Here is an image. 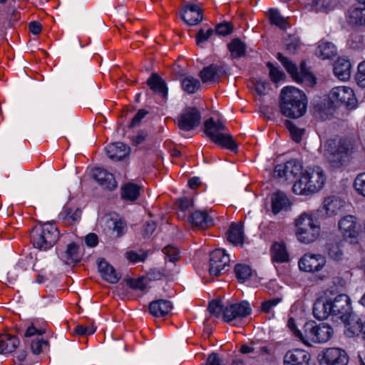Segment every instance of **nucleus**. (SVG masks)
I'll use <instances>...</instances> for the list:
<instances>
[{"label":"nucleus","instance_id":"1","mask_svg":"<svg viewBox=\"0 0 365 365\" xmlns=\"http://www.w3.org/2000/svg\"><path fill=\"white\" fill-rule=\"evenodd\" d=\"M305 94L293 86L282 88L280 93L279 108L282 114L290 118H298L307 110Z\"/></svg>","mask_w":365,"mask_h":365},{"label":"nucleus","instance_id":"2","mask_svg":"<svg viewBox=\"0 0 365 365\" xmlns=\"http://www.w3.org/2000/svg\"><path fill=\"white\" fill-rule=\"evenodd\" d=\"M326 175L319 166L307 168L294 184L293 192L298 195H309L319 191L324 187Z\"/></svg>","mask_w":365,"mask_h":365},{"label":"nucleus","instance_id":"3","mask_svg":"<svg viewBox=\"0 0 365 365\" xmlns=\"http://www.w3.org/2000/svg\"><path fill=\"white\" fill-rule=\"evenodd\" d=\"M294 334L305 344H322L330 340L334 334V329L327 323L317 324L314 321H310L304 325V332L296 330Z\"/></svg>","mask_w":365,"mask_h":365},{"label":"nucleus","instance_id":"4","mask_svg":"<svg viewBox=\"0 0 365 365\" xmlns=\"http://www.w3.org/2000/svg\"><path fill=\"white\" fill-rule=\"evenodd\" d=\"M353 149V145L349 140L330 139L324 145V156L333 168H339L348 158Z\"/></svg>","mask_w":365,"mask_h":365},{"label":"nucleus","instance_id":"5","mask_svg":"<svg viewBox=\"0 0 365 365\" xmlns=\"http://www.w3.org/2000/svg\"><path fill=\"white\" fill-rule=\"evenodd\" d=\"M204 128L205 134L212 142L232 151L237 150V143L231 135L225 133L226 127L222 122H215L212 118H210L205 121Z\"/></svg>","mask_w":365,"mask_h":365},{"label":"nucleus","instance_id":"6","mask_svg":"<svg viewBox=\"0 0 365 365\" xmlns=\"http://www.w3.org/2000/svg\"><path fill=\"white\" fill-rule=\"evenodd\" d=\"M31 235L34 246L42 250H47L53 247L59 238L58 228L51 223L36 225Z\"/></svg>","mask_w":365,"mask_h":365},{"label":"nucleus","instance_id":"7","mask_svg":"<svg viewBox=\"0 0 365 365\" xmlns=\"http://www.w3.org/2000/svg\"><path fill=\"white\" fill-rule=\"evenodd\" d=\"M296 227L298 240L305 244L314 242L319 236L321 231L318 221L306 212L302 213L296 220Z\"/></svg>","mask_w":365,"mask_h":365},{"label":"nucleus","instance_id":"8","mask_svg":"<svg viewBox=\"0 0 365 365\" xmlns=\"http://www.w3.org/2000/svg\"><path fill=\"white\" fill-rule=\"evenodd\" d=\"M277 59L282 63L283 66L286 68L287 71L292 76L295 81L304 82L305 81H309L311 83H315L314 78L305 68V63L302 62L299 71L296 65L290 61L287 57L284 56L282 53H278Z\"/></svg>","mask_w":365,"mask_h":365},{"label":"nucleus","instance_id":"9","mask_svg":"<svg viewBox=\"0 0 365 365\" xmlns=\"http://www.w3.org/2000/svg\"><path fill=\"white\" fill-rule=\"evenodd\" d=\"M338 227L344 238L351 243L356 242L361 231V225L354 215L343 217L338 222Z\"/></svg>","mask_w":365,"mask_h":365},{"label":"nucleus","instance_id":"10","mask_svg":"<svg viewBox=\"0 0 365 365\" xmlns=\"http://www.w3.org/2000/svg\"><path fill=\"white\" fill-rule=\"evenodd\" d=\"M330 299L331 316L336 319L346 321L352 312L351 300L346 294H341Z\"/></svg>","mask_w":365,"mask_h":365},{"label":"nucleus","instance_id":"11","mask_svg":"<svg viewBox=\"0 0 365 365\" xmlns=\"http://www.w3.org/2000/svg\"><path fill=\"white\" fill-rule=\"evenodd\" d=\"M329 96L332 103H340L349 108H354L357 101L354 91L348 86L333 88Z\"/></svg>","mask_w":365,"mask_h":365},{"label":"nucleus","instance_id":"12","mask_svg":"<svg viewBox=\"0 0 365 365\" xmlns=\"http://www.w3.org/2000/svg\"><path fill=\"white\" fill-rule=\"evenodd\" d=\"M240 351L243 354H251L252 358L261 359L272 354L269 344L261 339H252L241 346Z\"/></svg>","mask_w":365,"mask_h":365},{"label":"nucleus","instance_id":"13","mask_svg":"<svg viewBox=\"0 0 365 365\" xmlns=\"http://www.w3.org/2000/svg\"><path fill=\"white\" fill-rule=\"evenodd\" d=\"M302 164L294 159L287 161L284 165H277L274 170V176L284 178L290 182H293L299 175L302 176Z\"/></svg>","mask_w":365,"mask_h":365},{"label":"nucleus","instance_id":"14","mask_svg":"<svg viewBox=\"0 0 365 365\" xmlns=\"http://www.w3.org/2000/svg\"><path fill=\"white\" fill-rule=\"evenodd\" d=\"M320 365H347L349 356L345 350L340 348H327L319 354Z\"/></svg>","mask_w":365,"mask_h":365},{"label":"nucleus","instance_id":"15","mask_svg":"<svg viewBox=\"0 0 365 365\" xmlns=\"http://www.w3.org/2000/svg\"><path fill=\"white\" fill-rule=\"evenodd\" d=\"M201 121V114L195 107H187L178 118V127L185 131L197 128Z\"/></svg>","mask_w":365,"mask_h":365},{"label":"nucleus","instance_id":"16","mask_svg":"<svg viewBox=\"0 0 365 365\" xmlns=\"http://www.w3.org/2000/svg\"><path fill=\"white\" fill-rule=\"evenodd\" d=\"M230 257L222 249H216L210 253V275L217 277L225 272L229 266Z\"/></svg>","mask_w":365,"mask_h":365},{"label":"nucleus","instance_id":"17","mask_svg":"<svg viewBox=\"0 0 365 365\" xmlns=\"http://www.w3.org/2000/svg\"><path fill=\"white\" fill-rule=\"evenodd\" d=\"M326 264V259L321 255L307 253L298 262L299 268L307 272L320 271Z\"/></svg>","mask_w":365,"mask_h":365},{"label":"nucleus","instance_id":"18","mask_svg":"<svg viewBox=\"0 0 365 365\" xmlns=\"http://www.w3.org/2000/svg\"><path fill=\"white\" fill-rule=\"evenodd\" d=\"M252 309L247 302L227 305L224 309V320L230 322L237 318H244L250 314Z\"/></svg>","mask_w":365,"mask_h":365},{"label":"nucleus","instance_id":"19","mask_svg":"<svg viewBox=\"0 0 365 365\" xmlns=\"http://www.w3.org/2000/svg\"><path fill=\"white\" fill-rule=\"evenodd\" d=\"M333 103L329 97L327 98H315L312 101L314 113L316 117L324 120L331 115L334 110Z\"/></svg>","mask_w":365,"mask_h":365},{"label":"nucleus","instance_id":"20","mask_svg":"<svg viewBox=\"0 0 365 365\" xmlns=\"http://www.w3.org/2000/svg\"><path fill=\"white\" fill-rule=\"evenodd\" d=\"M180 17L187 25H196L202 20V11L196 4H187L181 9Z\"/></svg>","mask_w":365,"mask_h":365},{"label":"nucleus","instance_id":"21","mask_svg":"<svg viewBox=\"0 0 365 365\" xmlns=\"http://www.w3.org/2000/svg\"><path fill=\"white\" fill-rule=\"evenodd\" d=\"M311 355L302 349L289 351L284 356V365H309Z\"/></svg>","mask_w":365,"mask_h":365},{"label":"nucleus","instance_id":"22","mask_svg":"<svg viewBox=\"0 0 365 365\" xmlns=\"http://www.w3.org/2000/svg\"><path fill=\"white\" fill-rule=\"evenodd\" d=\"M93 178L104 188L112 190L117 187V182L110 173L102 168H96L93 171Z\"/></svg>","mask_w":365,"mask_h":365},{"label":"nucleus","instance_id":"23","mask_svg":"<svg viewBox=\"0 0 365 365\" xmlns=\"http://www.w3.org/2000/svg\"><path fill=\"white\" fill-rule=\"evenodd\" d=\"M189 222L192 227L205 230L213 225V219L206 212L196 210L190 215Z\"/></svg>","mask_w":365,"mask_h":365},{"label":"nucleus","instance_id":"24","mask_svg":"<svg viewBox=\"0 0 365 365\" xmlns=\"http://www.w3.org/2000/svg\"><path fill=\"white\" fill-rule=\"evenodd\" d=\"M271 202L272 211L274 215L288 210L291 205L287 196L281 191H277L272 195Z\"/></svg>","mask_w":365,"mask_h":365},{"label":"nucleus","instance_id":"25","mask_svg":"<svg viewBox=\"0 0 365 365\" xmlns=\"http://www.w3.org/2000/svg\"><path fill=\"white\" fill-rule=\"evenodd\" d=\"M106 153L110 159L118 161L124 158L130 153V147L125 144L118 142L111 143L106 148Z\"/></svg>","mask_w":365,"mask_h":365},{"label":"nucleus","instance_id":"26","mask_svg":"<svg viewBox=\"0 0 365 365\" xmlns=\"http://www.w3.org/2000/svg\"><path fill=\"white\" fill-rule=\"evenodd\" d=\"M149 312L155 317H163L168 314L173 309L172 303L166 299L153 301L149 304Z\"/></svg>","mask_w":365,"mask_h":365},{"label":"nucleus","instance_id":"27","mask_svg":"<svg viewBox=\"0 0 365 365\" xmlns=\"http://www.w3.org/2000/svg\"><path fill=\"white\" fill-rule=\"evenodd\" d=\"M346 202L336 196H329L324 199L323 208L328 216L337 215L344 210Z\"/></svg>","mask_w":365,"mask_h":365},{"label":"nucleus","instance_id":"28","mask_svg":"<svg viewBox=\"0 0 365 365\" xmlns=\"http://www.w3.org/2000/svg\"><path fill=\"white\" fill-rule=\"evenodd\" d=\"M313 314L315 318L323 320L331 316L330 299L320 297L316 300L313 307Z\"/></svg>","mask_w":365,"mask_h":365},{"label":"nucleus","instance_id":"29","mask_svg":"<svg viewBox=\"0 0 365 365\" xmlns=\"http://www.w3.org/2000/svg\"><path fill=\"white\" fill-rule=\"evenodd\" d=\"M225 73V70L222 66L212 64L204 68L200 73V76L203 83L214 82Z\"/></svg>","mask_w":365,"mask_h":365},{"label":"nucleus","instance_id":"30","mask_svg":"<svg viewBox=\"0 0 365 365\" xmlns=\"http://www.w3.org/2000/svg\"><path fill=\"white\" fill-rule=\"evenodd\" d=\"M98 271L102 277L111 284L117 283L120 276L115 272L113 266L109 264L104 259H101L98 262Z\"/></svg>","mask_w":365,"mask_h":365},{"label":"nucleus","instance_id":"31","mask_svg":"<svg viewBox=\"0 0 365 365\" xmlns=\"http://www.w3.org/2000/svg\"><path fill=\"white\" fill-rule=\"evenodd\" d=\"M334 73L341 81H346L351 76V65L348 59L339 58L334 65Z\"/></svg>","mask_w":365,"mask_h":365},{"label":"nucleus","instance_id":"32","mask_svg":"<svg viewBox=\"0 0 365 365\" xmlns=\"http://www.w3.org/2000/svg\"><path fill=\"white\" fill-rule=\"evenodd\" d=\"M347 21L353 26H365V4L351 8L347 13Z\"/></svg>","mask_w":365,"mask_h":365},{"label":"nucleus","instance_id":"33","mask_svg":"<svg viewBox=\"0 0 365 365\" xmlns=\"http://www.w3.org/2000/svg\"><path fill=\"white\" fill-rule=\"evenodd\" d=\"M147 84L150 88L155 93H158L163 98L168 95V88L165 81L156 73H153L147 80Z\"/></svg>","mask_w":365,"mask_h":365},{"label":"nucleus","instance_id":"34","mask_svg":"<svg viewBox=\"0 0 365 365\" xmlns=\"http://www.w3.org/2000/svg\"><path fill=\"white\" fill-rule=\"evenodd\" d=\"M18 337L11 334H0V354H6L13 352L19 345Z\"/></svg>","mask_w":365,"mask_h":365},{"label":"nucleus","instance_id":"35","mask_svg":"<svg viewBox=\"0 0 365 365\" xmlns=\"http://www.w3.org/2000/svg\"><path fill=\"white\" fill-rule=\"evenodd\" d=\"M343 245L344 241L340 238L329 242L327 244V253L328 256L333 260H341L344 256Z\"/></svg>","mask_w":365,"mask_h":365},{"label":"nucleus","instance_id":"36","mask_svg":"<svg viewBox=\"0 0 365 365\" xmlns=\"http://www.w3.org/2000/svg\"><path fill=\"white\" fill-rule=\"evenodd\" d=\"M341 322L346 324L347 331L352 335H359L361 333L364 334L365 322L364 323L358 316L353 314L352 312L349 316L348 320Z\"/></svg>","mask_w":365,"mask_h":365},{"label":"nucleus","instance_id":"37","mask_svg":"<svg viewBox=\"0 0 365 365\" xmlns=\"http://www.w3.org/2000/svg\"><path fill=\"white\" fill-rule=\"evenodd\" d=\"M316 53L324 60L331 59L336 56L337 48L331 42L321 41L319 43Z\"/></svg>","mask_w":365,"mask_h":365},{"label":"nucleus","instance_id":"38","mask_svg":"<svg viewBox=\"0 0 365 365\" xmlns=\"http://www.w3.org/2000/svg\"><path fill=\"white\" fill-rule=\"evenodd\" d=\"M61 258L66 264L78 263L81 259L79 247L74 243L68 245L66 250L61 254Z\"/></svg>","mask_w":365,"mask_h":365},{"label":"nucleus","instance_id":"39","mask_svg":"<svg viewBox=\"0 0 365 365\" xmlns=\"http://www.w3.org/2000/svg\"><path fill=\"white\" fill-rule=\"evenodd\" d=\"M227 240L235 245H242L244 241V232L242 225L232 223L227 232Z\"/></svg>","mask_w":365,"mask_h":365},{"label":"nucleus","instance_id":"40","mask_svg":"<svg viewBox=\"0 0 365 365\" xmlns=\"http://www.w3.org/2000/svg\"><path fill=\"white\" fill-rule=\"evenodd\" d=\"M272 261L277 263L288 262L289 255L284 242H274L271 249Z\"/></svg>","mask_w":365,"mask_h":365},{"label":"nucleus","instance_id":"41","mask_svg":"<svg viewBox=\"0 0 365 365\" xmlns=\"http://www.w3.org/2000/svg\"><path fill=\"white\" fill-rule=\"evenodd\" d=\"M101 222L105 224V226L108 230L115 232L118 237L122 235L126 228V225L123 221L109 216L103 217L101 219Z\"/></svg>","mask_w":365,"mask_h":365},{"label":"nucleus","instance_id":"42","mask_svg":"<svg viewBox=\"0 0 365 365\" xmlns=\"http://www.w3.org/2000/svg\"><path fill=\"white\" fill-rule=\"evenodd\" d=\"M121 190V195L123 199L129 201H135L140 195V187L130 182L123 185Z\"/></svg>","mask_w":365,"mask_h":365},{"label":"nucleus","instance_id":"43","mask_svg":"<svg viewBox=\"0 0 365 365\" xmlns=\"http://www.w3.org/2000/svg\"><path fill=\"white\" fill-rule=\"evenodd\" d=\"M62 219L68 225H72L78 222L81 217V210L79 208H73L69 206L64 207L63 211L61 213Z\"/></svg>","mask_w":365,"mask_h":365},{"label":"nucleus","instance_id":"44","mask_svg":"<svg viewBox=\"0 0 365 365\" xmlns=\"http://www.w3.org/2000/svg\"><path fill=\"white\" fill-rule=\"evenodd\" d=\"M181 86L182 90L186 93L193 94L200 89V82L193 76H187L182 78Z\"/></svg>","mask_w":365,"mask_h":365},{"label":"nucleus","instance_id":"45","mask_svg":"<svg viewBox=\"0 0 365 365\" xmlns=\"http://www.w3.org/2000/svg\"><path fill=\"white\" fill-rule=\"evenodd\" d=\"M228 48L232 58H240L245 54L246 46L239 38H234L229 44Z\"/></svg>","mask_w":365,"mask_h":365},{"label":"nucleus","instance_id":"46","mask_svg":"<svg viewBox=\"0 0 365 365\" xmlns=\"http://www.w3.org/2000/svg\"><path fill=\"white\" fill-rule=\"evenodd\" d=\"M235 273L240 282H244L252 275V269L247 264H238L235 267Z\"/></svg>","mask_w":365,"mask_h":365},{"label":"nucleus","instance_id":"47","mask_svg":"<svg viewBox=\"0 0 365 365\" xmlns=\"http://www.w3.org/2000/svg\"><path fill=\"white\" fill-rule=\"evenodd\" d=\"M311 7L316 12L329 11L334 9V4L332 0H312Z\"/></svg>","mask_w":365,"mask_h":365},{"label":"nucleus","instance_id":"48","mask_svg":"<svg viewBox=\"0 0 365 365\" xmlns=\"http://www.w3.org/2000/svg\"><path fill=\"white\" fill-rule=\"evenodd\" d=\"M269 19L272 24L276 25L280 29H286L287 22L286 19L280 15L279 11L275 9H270L269 11Z\"/></svg>","mask_w":365,"mask_h":365},{"label":"nucleus","instance_id":"49","mask_svg":"<svg viewBox=\"0 0 365 365\" xmlns=\"http://www.w3.org/2000/svg\"><path fill=\"white\" fill-rule=\"evenodd\" d=\"M286 51L291 54L295 53L300 48L301 43L298 36H289L284 39Z\"/></svg>","mask_w":365,"mask_h":365},{"label":"nucleus","instance_id":"50","mask_svg":"<svg viewBox=\"0 0 365 365\" xmlns=\"http://www.w3.org/2000/svg\"><path fill=\"white\" fill-rule=\"evenodd\" d=\"M147 253L140 250L139 252L136 251H128L125 253V257L131 262H143L147 258Z\"/></svg>","mask_w":365,"mask_h":365},{"label":"nucleus","instance_id":"51","mask_svg":"<svg viewBox=\"0 0 365 365\" xmlns=\"http://www.w3.org/2000/svg\"><path fill=\"white\" fill-rule=\"evenodd\" d=\"M224 309L225 307H223L220 300H214L210 302L208 306V310L210 313L213 314L216 317H220L222 313V315L224 316Z\"/></svg>","mask_w":365,"mask_h":365},{"label":"nucleus","instance_id":"52","mask_svg":"<svg viewBox=\"0 0 365 365\" xmlns=\"http://www.w3.org/2000/svg\"><path fill=\"white\" fill-rule=\"evenodd\" d=\"M96 330V327L93 324L91 325H82L78 324L75 328V333L80 336H87L93 334Z\"/></svg>","mask_w":365,"mask_h":365},{"label":"nucleus","instance_id":"53","mask_svg":"<svg viewBox=\"0 0 365 365\" xmlns=\"http://www.w3.org/2000/svg\"><path fill=\"white\" fill-rule=\"evenodd\" d=\"M267 66L269 69V76L273 82L278 83L284 78V73L277 68L274 67L272 63L269 62Z\"/></svg>","mask_w":365,"mask_h":365},{"label":"nucleus","instance_id":"54","mask_svg":"<svg viewBox=\"0 0 365 365\" xmlns=\"http://www.w3.org/2000/svg\"><path fill=\"white\" fill-rule=\"evenodd\" d=\"M43 346H48V341L36 339L31 342L30 349L34 354H38L42 351Z\"/></svg>","mask_w":365,"mask_h":365},{"label":"nucleus","instance_id":"55","mask_svg":"<svg viewBox=\"0 0 365 365\" xmlns=\"http://www.w3.org/2000/svg\"><path fill=\"white\" fill-rule=\"evenodd\" d=\"M163 252L171 262H175L179 259V251L175 247L171 245L166 246Z\"/></svg>","mask_w":365,"mask_h":365},{"label":"nucleus","instance_id":"56","mask_svg":"<svg viewBox=\"0 0 365 365\" xmlns=\"http://www.w3.org/2000/svg\"><path fill=\"white\" fill-rule=\"evenodd\" d=\"M285 124L290 132V135L293 140L295 142H299L302 139V131L297 128L289 120H286Z\"/></svg>","mask_w":365,"mask_h":365},{"label":"nucleus","instance_id":"57","mask_svg":"<svg viewBox=\"0 0 365 365\" xmlns=\"http://www.w3.org/2000/svg\"><path fill=\"white\" fill-rule=\"evenodd\" d=\"M354 187L359 194L365 197V173L357 175L354 181Z\"/></svg>","mask_w":365,"mask_h":365},{"label":"nucleus","instance_id":"58","mask_svg":"<svg viewBox=\"0 0 365 365\" xmlns=\"http://www.w3.org/2000/svg\"><path fill=\"white\" fill-rule=\"evenodd\" d=\"M356 81L360 87L365 88V61L358 66Z\"/></svg>","mask_w":365,"mask_h":365},{"label":"nucleus","instance_id":"59","mask_svg":"<svg viewBox=\"0 0 365 365\" xmlns=\"http://www.w3.org/2000/svg\"><path fill=\"white\" fill-rule=\"evenodd\" d=\"M281 298H272L269 300L264 301L262 303L261 310L266 313H269L274 307L277 306L280 302Z\"/></svg>","mask_w":365,"mask_h":365},{"label":"nucleus","instance_id":"60","mask_svg":"<svg viewBox=\"0 0 365 365\" xmlns=\"http://www.w3.org/2000/svg\"><path fill=\"white\" fill-rule=\"evenodd\" d=\"M232 31V26L230 23L219 24L217 25L215 32L222 36H226Z\"/></svg>","mask_w":365,"mask_h":365},{"label":"nucleus","instance_id":"61","mask_svg":"<svg viewBox=\"0 0 365 365\" xmlns=\"http://www.w3.org/2000/svg\"><path fill=\"white\" fill-rule=\"evenodd\" d=\"M178 205L182 212L189 210L193 205V202L187 197H182L178 199Z\"/></svg>","mask_w":365,"mask_h":365},{"label":"nucleus","instance_id":"62","mask_svg":"<svg viewBox=\"0 0 365 365\" xmlns=\"http://www.w3.org/2000/svg\"><path fill=\"white\" fill-rule=\"evenodd\" d=\"M143 278H138L136 279H130L128 282V284L130 287V288L133 289H138L140 291H143L146 288V284L144 282Z\"/></svg>","mask_w":365,"mask_h":365},{"label":"nucleus","instance_id":"63","mask_svg":"<svg viewBox=\"0 0 365 365\" xmlns=\"http://www.w3.org/2000/svg\"><path fill=\"white\" fill-rule=\"evenodd\" d=\"M149 274L153 279L158 280L163 277H168L170 275V272L164 269H153L150 271Z\"/></svg>","mask_w":365,"mask_h":365},{"label":"nucleus","instance_id":"64","mask_svg":"<svg viewBox=\"0 0 365 365\" xmlns=\"http://www.w3.org/2000/svg\"><path fill=\"white\" fill-rule=\"evenodd\" d=\"M205 365H225V364L220 356L213 352L207 356Z\"/></svg>","mask_w":365,"mask_h":365}]
</instances>
